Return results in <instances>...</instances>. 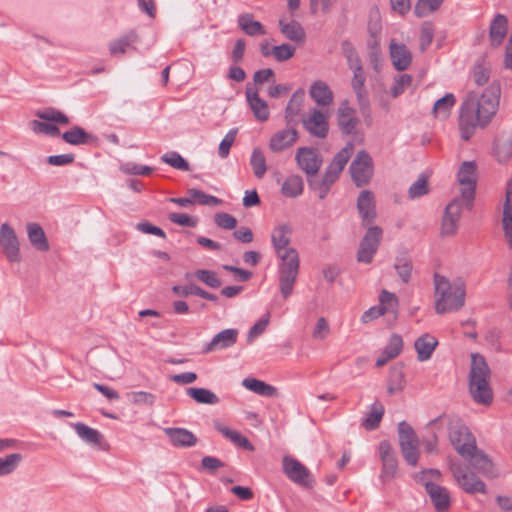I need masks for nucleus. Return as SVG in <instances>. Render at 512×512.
<instances>
[{"label": "nucleus", "instance_id": "29", "mask_svg": "<svg viewBox=\"0 0 512 512\" xmlns=\"http://www.w3.org/2000/svg\"><path fill=\"white\" fill-rule=\"evenodd\" d=\"M304 98L305 92L302 89H298L292 94L284 111V119L287 125L297 124V117L301 112Z\"/></svg>", "mask_w": 512, "mask_h": 512}, {"label": "nucleus", "instance_id": "25", "mask_svg": "<svg viewBox=\"0 0 512 512\" xmlns=\"http://www.w3.org/2000/svg\"><path fill=\"white\" fill-rule=\"evenodd\" d=\"M337 121L343 134L351 135L355 132L359 120L355 116V110L349 106L347 100L343 101L338 108Z\"/></svg>", "mask_w": 512, "mask_h": 512}, {"label": "nucleus", "instance_id": "7", "mask_svg": "<svg viewBox=\"0 0 512 512\" xmlns=\"http://www.w3.org/2000/svg\"><path fill=\"white\" fill-rule=\"evenodd\" d=\"M457 181L461 187V195L458 198L464 200L467 209H471L477 185V164L475 161L461 163L457 172Z\"/></svg>", "mask_w": 512, "mask_h": 512}, {"label": "nucleus", "instance_id": "11", "mask_svg": "<svg viewBox=\"0 0 512 512\" xmlns=\"http://www.w3.org/2000/svg\"><path fill=\"white\" fill-rule=\"evenodd\" d=\"M449 439L456 451L461 455H469L475 449V437L468 427L461 423H456L449 428Z\"/></svg>", "mask_w": 512, "mask_h": 512}, {"label": "nucleus", "instance_id": "63", "mask_svg": "<svg viewBox=\"0 0 512 512\" xmlns=\"http://www.w3.org/2000/svg\"><path fill=\"white\" fill-rule=\"evenodd\" d=\"M130 400L133 404L136 405H147L152 406L155 403L156 397L154 394L146 391H137L132 392L130 395Z\"/></svg>", "mask_w": 512, "mask_h": 512}, {"label": "nucleus", "instance_id": "55", "mask_svg": "<svg viewBox=\"0 0 512 512\" xmlns=\"http://www.w3.org/2000/svg\"><path fill=\"white\" fill-rule=\"evenodd\" d=\"M493 150L500 163H504L512 157V144L508 141H495Z\"/></svg>", "mask_w": 512, "mask_h": 512}, {"label": "nucleus", "instance_id": "10", "mask_svg": "<svg viewBox=\"0 0 512 512\" xmlns=\"http://www.w3.org/2000/svg\"><path fill=\"white\" fill-rule=\"evenodd\" d=\"M383 236V230L379 226H371L367 229L360 241L357 252V261L369 264L376 254Z\"/></svg>", "mask_w": 512, "mask_h": 512}, {"label": "nucleus", "instance_id": "33", "mask_svg": "<svg viewBox=\"0 0 512 512\" xmlns=\"http://www.w3.org/2000/svg\"><path fill=\"white\" fill-rule=\"evenodd\" d=\"M28 239L31 245L38 251H48L49 243L43 228L35 222L26 225Z\"/></svg>", "mask_w": 512, "mask_h": 512}, {"label": "nucleus", "instance_id": "15", "mask_svg": "<svg viewBox=\"0 0 512 512\" xmlns=\"http://www.w3.org/2000/svg\"><path fill=\"white\" fill-rule=\"evenodd\" d=\"M295 159L298 166L306 173L307 178L316 176L322 165V158L314 148H298Z\"/></svg>", "mask_w": 512, "mask_h": 512}, {"label": "nucleus", "instance_id": "28", "mask_svg": "<svg viewBox=\"0 0 512 512\" xmlns=\"http://www.w3.org/2000/svg\"><path fill=\"white\" fill-rule=\"evenodd\" d=\"M502 226L508 245L512 248V179L507 182Z\"/></svg>", "mask_w": 512, "mask_h": 512}, {"label": "nucleus", "instance_id": "6", "mask_svg": "<svg viewBox=\"0 0 512 512\" xmlns=\"http://www.w3.org/2000/svg\"><path fill=\"white\" fill-rule=\"evenodd\" d=\"M39 120L30 121V128L35 133H42L53 137L60 135L59 128L54 124L67 125L70 123L69 118L60 110L48 108L44 111H37L35 114Z\"/></svg>", "mask_w": 512, "mask_h": 512}, {"label": "nucleus", "instance_id": "40", "mask_svg": "<svg viewBox=\"0 0 512 512\" xmlns=\"http://www.w3.org/2000/svg\"><path fill=\"white\" fill-rule=\"evenodd\" d=\"M455 103L456 98L454 94L447 93L443 97L435 101L432 108V114L436 118L447 119Z\"/></svg>", "mask_w": 512, "mask_h": 512}, {"label": "nucleus", "instance_id": "35", "mask_svg": "<svg viewBox=\"0 0 512 512\" xmlns=\"http://www.w3.org/2000/svg\"><path fill=\"white\" fill-rule=\"evenodd\" d=\"M139 36L135 30H130L109 43V52L111 55L124 54L127 49L138 42Z\"/></svg>", "mask_w": 512, "mask_h": 512}, {"label": "nucleus", "instance_id": "37", "mask_svg": "<svg viewBox=\"0 0 512 512\" xmlns=\"http://www.w3.org/2000/svg\"><path fill=\"white\" fill-rule=\"evenodd\" d=\"M353 151L354 144L352 142H348L339 152L336 153L327 168L340 176L341 172L344 170L346 164L351 158Z\"/></svg>", "mask_w": 512, "mask_h": 512}, {"label": "nucleus", "instance_id": "13", "mask_svg": "<svg viewBox=\"0 0 512 512\" xmlns=\"http://www.w3.org/2000/svg\"><path fill=\"white\" fill-rule=\"evenodd\" d=\"M303 128L312 136L324 139L329 132L328 115L317 108L309 111L306 117L302 118Z\"/></svg>", "mask_w": 512, "mask_h": 512}, {"label": "nucleus", "instance_id": "43", "mask_svg": "<svg viewBox=\"0 0 512 512\" xmlns=\"http://www.w3.org/2000/svg\"><path fill=\"white\" fill-rule=\"evenodd\" d=\"M239 27L249 36L264 35L263 25L253 19L251 14H242L238 17Z\"/></svg>", "mask_w": 512, "mask_h": 512}, {"label": "nucleus", "instance_id": "64", "mask_svg": "<svg viewBox=\"0 0 512 512\" xmlns=\"http://www.w3.org/2000/svg\"><path fill=\"white\" fill-rule=\"evenodd\" d=\"M214 221L218 227L226 229V230H232L237 225L236 218L228 213H225V212L216 213L215 217H214Z\"/></svg>", "mask_w": 512, "mask_h": 512}, {"label": "nucleus", "instance_id": "44", "mask_svg": "<svg viewBox=\"0 0 512 512\" xmlns=\"http://www.w3.org/2000/svg\"><path fill=\"white\" fill-rule=\"evenodd\" d=\"M187 395L197 403L215 405L219 403L218 396L209 389L190 387L186 390Z\"/></svg>", "mask_w": 512, "mask_h": 512}, {"label": "nucleus", "instance_id": "51", "mask_svg": "<svg viewBox=\"0 0 512 512\" xmlns=\"http://www.w3.org/2000/svg\"><path fill=\"white\" fill-rule=\"evenodd\" d=\"M161 161L170 165L171 167L181 170L188 171L190 165L186 159H184L178 152L172 151L161 156Z\"/></svg>", "mask_w": 512, "mask_h": 512}, {"label": "nucleus", "instance_id": "14", "mask_svg": "<svg viewBox=\"0 0 512 512\" xmlns=\"http://www.w3.org/2000/svg\"><path fill=\"white\" fill-rule=\"evenodd\" d=\"M463 208H466L465 202L458 197L446 206L441 224L443 236H452L456 233Z\"/></svg>", "mask_w": 512, "mask_h": 512}, {"label": "nucleus", "instance_id": "5", "mask_svg": "<svg viewBox=\"0 0 512 512\" xmlns=\"http://www.w3.org/2000/svg\"><path fill=\"white\" fill-rule=\"evenodd\" d=\"M342 50L348 67L353 72L351 87L356 95L359 110L365 119L370 118V102L365 88L366 74L361 59L354 47L348 42L343 43Z\"/></svg>", "mask_w": 512, "mask_h": 512}, {"label": "nucleus", "instance_id": "26", "mask_svg": "<svg viewBox=\"0 0 512 512\" xmlns=\"http://www.w3.org/2000/svg\"><path fill=\"white\" fill-rule=\"evenodd\" d=\"M336 173L326 168L323 177L318 179L316 176L308 177L309 187L317 192L319 199H324L329 193L332 185L339 178Z\"/></svg>", "mask_w": 512, "mask_h": 512}, {"label": "nucleus", "instance_id": "34", "mask_svg": "<svg viewBox=\"0 0 512 512\" xmlns=\"http://www.w3.org/2000/svg\"><path fill=\"white\" fill-rule=\"evenodd\" d=\"M437 344V339L430 334L420 336L414 343L418 360L426 361L430 359Z\"/></svg>", "mask_w": 512, "mask_h": 512}, {"label": "nucleus", "instance_id": "9", "mask_svg": "<svg viewBox=\"0 0 512 512\" xmlns=\"http://www.w3.org/2000/svg\"><path fill=\"white\" fill-rule=\"evenodd\" d=\"M349 172L357 187H363L370 183L374 174V164L372 157L366 150L357 152L350 164Z\"/></svg>", "mask_w": 512, "mask_h": 512}, {"label": "nucleus", "instance_id": "17", "mask_svg": "<svg viewBox=\"0 0 512 512\" xmlns=\"http://www.w3.org/2000/svg\"><path fill=\"white\" fill-rule=\"evenodd\" d=\"M283 472L292 482L309 487L310 471L300 461L290 456H284L282 460Z\"/></svg>", "mask_w": 512, "mask_h": 512}, {"label": "nucleus", "instance_id": "49", "mask_svg": "<svg viewBox=\"0 0 512 512\" xmlns=\"http://www.w3.org/2000/svg\"><path fill=\"white\" fill-rule=\"evenodd\" d=\"M250 165L256 178L262 179L267 171L266 158L260 148H254L250 158Z\"/></svg>", "mask_w": 512, "mask_h": 512}, {"label": "nucleus", "instance_id": "18", "mask_svg": "<svg viewBox=\"0 0 512 512\" xmlns=\"http://www.w3.org/2000/svg\"><path fill=\"white\" fill-rule=\"evenodd\" d=\"M419 482L424 485L436 512H447L451 504L449 491L445 487L435 484L429 480H424L423 478H420Z\"/></svg>", "mask_w": 512, "mask_h": 512}, {"label": "nucleus", "instance_id": "59", "mask_svg": "<svg viewBox=\"0 0 512 512\" xmlns=\"http://www.w3.org/2000/svg\"><path fill=\"white\" fill-rule=\"evenodd\" d=\"M434 38V26L431 22H424L421 26L420 32V48L425 51Z\"/></svg>", "mask_w": 512, "mask_h": 512}, {"label": "nucleus", "instance_id": "19", "mask_svg": "<svg viewBox=\"0 0 512 512\" xmlns=\"http://www.w3.org/2000/svg\"><path fill=\"white\" fill-rule=\"evenodd\" d=\"M247 104L254 117L259 122H266L270 117V110L267 102L260 98L258 89L250 84L245 90Z\"/></svg>", "mask_w": 512, "mask_h": 512}, {"label": "nucleus", "instance_id": "42", "mask_svg": "<svg viewBox=\"0 0 512 512\" xmlns=\"http://www.w3.org/2000/svg\"><path fill=\"white\" fill-rule=\"evenodd\" d=\"M172 291L179 295V296H183V297H187L189 295H193V296H199L203 299H206V300H209V301H213V302H217L218 301V297L215 295V294H212L210 292H207L205 291L204 289H202L201 287L197 286V285H186V286H174L172 288Z\"/></svg>", "mask_w": 512, "mask_h": 512}, {"label": "nucleus", "instance_id": "53", "mask_svg": "<svg viewBox=\"0 0 512 512\" xmlns=\"http://www.w3.org/2000/svg\"><path fill=\"white\" fill-rule=\"evenodd\" d=\"M188 194L193 198L194 203L208 206H217L222 203V200L204 193L201 190L192 188L188 190Z\"/></svg>", "mask_w": 512, "mask_h": 512}, {"label": "nucleus", "instance_id": "56", "mask_svg": "<svg viewBox=\"0 0 512 512\" xmlns=\"http://www.w3.org/2000/svg\"><path fill=\"white\" fill-rule=\"evenodd\" d=\"M403 349L402 337L398 334H392L383 351L388 355V358L394 359Z\"/></svg>", "mask_w": 512, "mask_h": 512}, {"label": "nucleus", "instance_id": "32", "mask_svg": "<svg viewBox=\"0 0 512 512\" xmlns=\"http://www.w3.org/2000/svg\"><path fill=\"white\" fill-rule=\"evenodd\" d=\"M309 94L319 106H329L333 102V92L324 81L313 82Z\"/></svg>", "mask_w": 512, "mask_h": 512}, {"label": "nucleus", "instance_id": "46", "mask_svg": "<svg viewBox=\"0 0 512 512\" xmlns=\"http://www.w3.org/2000/svg\"><path fill=\"white\" fill-rule=\"evenodd\" d=\"M444 0H416L414 14L418 18L427 17L439 10Z\"/></svg>", "mask_w": 512, "mask_h": 512}, {"label": "nucleus", "instance_id": "31", "mask_svg": "<svg viewBox=\"0 0 512 512\" xmlns=\"http://www.w3.org/2000/svg\"><path fill=\"white\" fill-rule=\"evenodd\" d=\"M508 29V19L503 14H496L494 19L491 21L489 27V38L492 46H499L506 34Z\"/></svg>", "mask_w": 512, "mask_h": 512}, {"label": "nucleus", "instance_id": "2", "mask_svg": "<svg viewBox=\"0 0 512 512\" xmlns=\"http://www.w3.org/2000/svg\"><path fill=\"white\" fill-rule=\"evenodd\" d=\"M292 228L288 224L276 226L271 232V242L279 263V289L284 299L293 293L296 282L300 259L295 248L289 247Z\"/></svg>", "mask_w": 512, "mask_h": 512}, {"label": "nucleus", "instance_id": "22", "mask_svg": "<svg viewBox=\"0 0 512 512\" xmlns=\"http://www.w3.org/2000/svg\"><path fill=\"white\" fill-rule=\"evenodd\" d=\"M298 131L294 125L277 131L272 135L269 141V148L271 151L277 153L290 148L298 140Z\"/></svg>", "mask_w": 512, "mask_h": 512}, {"label": "nucleus", "instance_id": "21", "mask_svg": "<svg viewBox=\"0 0 512 512\" xmlns=\"http://www.w3.org/2000/svg\"><path fill=\"white\" fill-rule=\"evenodd\" d=\"M163 431L171 445L177 448H190L198 442L196 435L186 428L167 427Z\"/></svg>", "mask_w": 512, "mask_h": 512}, {"label": "nucleus", "instance_id": "62", "mask_svg": "<svg viewBox=\"0 0 512 512\" xmlns=\"http://www.w3.org/2000/svg\"><path fill=\"white\" fill-rule=\"evenodd\" d=\"M295 53V48L289 44H281L278 46H274L272 49V55L279 62H284L291 57H293Z\"/></svg>", "mask_w": 512, "mask_h": 512}, {"label": "nucleus", "instance_id": "50", "mask_svg": "<svg viewBox=\"0 0 512 512\" xmlns=\"http://www.w3.org/2000/svg\"><path fill=\"white\" fill-rule=\"evenodd\" d=\"M21 460L22 455L19 453H12L6 457L0 458V477L14 472Z\"/></svg>", "mask_w": 512, "mask_h": 512}, {"label": "nucleus", "instance_id": "8", "mask_svg": "<svg viewBox=\"0 0 512 512\" xmlns=\"http://www.w3.org/2000/svg\"><path fill=\"white\" fill-rule=\"evenodd\" d=\"M398 436L405 461L411 466H416L419 459V440L414 429L406 421H401L398 424Z\"/></svg>", "mask_w": 512, "mask_h": 512}, {"label": "nucleus", "instance_id": "48", "mask_svg": "<svg viewBox=\"0 0 512 512\" xmlns=\"http://www.w3.org/2000/svg\"><path fill=\"white\" fill-rule=\"evenodd\" d=\"M394 268L404 283H408L411 279L413 264L410 257L406 254H401L396 257Z\"/></svg>", "mask_w": 512, "mask_h": 512}, {"label": "nucleus", "instance_id": "61", "mask_svg": "<svg viewBox=\"0 0 512 512\" xmlns=\"http://www.w3.org/2000/svg\"><path fill=\"white\" fill-rule=\"evenodd\" d=\"M412 77L408 74H402L395 79L393 86L391 87V95L396 98L411 85Z\"/></svg>", "mask_w": 512, "mask_h": 512}, {"label": "nucleus", "instance_id": "27", "mask_svg": "<svg viewBox=\"0 0 512 512\" xmlns=\"http://www.w3.org/2000/svg\"><path fill=\"white\" fill-rule=\"evenodd\" d=\"M469 461L470 466L485 476H493V464L488 456L475 445L469 455L462 456Z\"/></svg>", "mask_w": 512, "mask_h": 512}, {"label": "nucleus", "instance_id": "16", "mask_svg": "<svg viewBox=\"0 0 512 512\" xmlns=\"http://www.w3.org/2000/svg\"><path fill=\"white\" fill-rule=\"evenodd\" d=\"M0 247L10 262H20L19 243L14 229L3 223L0 227Z\"/></svg>", "mask_w": 512, "mask_h": 512}, {"label": "nucleus", "instance_id": "52", "mask_svg": "<svg viewBox=\"0 0 512 512\" xmlns=\"http://www.w3.org/2000/svg\"><path fill=\"white\" fill-rule=\"evenodd\" d=\"M380 308H383V313H396L398 309V299L394 293L387 290H382L379 296Z\"/></svg>", "mask_w": 512, "mask_h": 512}, {"label": "nucleus", "instance_id": "12", "mask_svg": "<svg viewBox=\"0 0 512 512\" xmlns=\"http://www.w3.org/2000/svg\"><path fill=\"white\" fill-rule=\"evenodd\" d=\"M450 470L457 484L468 494H486V484L472 472H467L458 464H451Z\"/></svg>", "mask_w": 512, "mask_h": 512}, {"label": "nucleus", "instance_id": "47", "mask_svg": "<svg viewBox=\"0 0 512 512\" xmlns=\"http://www.w3.org/2000/svg\"><path fill=\"white\" fill-rule=\"evenodd\" d=\"M304 188L303 179L301 176H289L282 185V193L286 197L295 198L302 194Z\"/></svg>", "mask_w": 512, "mask_h": 512}, {"label": "nucleus", "instance_id": "4", "mask_svg": "<svg viewBox=\"0 0 512 512\" xmlns=\"http://www.w3.org/2000/svg\"><path fill=\"white\" fill-rule=\"evenodd\" d=\"M490 379L491 371L485 358L478 353L472 354L468 386L469 393L475 403L489 406L493 402Z\"/></svg>", "mask_w": 512, "mask_h": 512}, {"label": "nucleus", "instance_id": "39", "mask_svg": "<svg viewBox=\"0 0 512 512\" xmlns=\"http://www.w3.org/2000/svg\"><path fill=\"white\" fill-rule=\"evenodd\" d=\"M214 427L219 433H221L225 438L229 439L235 445L247 449L249 451H252L254 449L250 441L245 436L240 434L238 431L230 429L226 425L219 422L215 423Z\"/></svg>", "mask_w": 512, "mask_h": 512}, {"label": "nucleus", "instance_id": "3", "mask_svg": "<svg viewBox=\"0 0 512 512\" xmlns=\"http://www.w3.org/2000/svg\"><path fill=\"white\" fill-rule=\"evenodd\" d=\"M434 284L437 314L458 311L464 306L466 288L462 280L450 282L445 276L435 274Z\"/></svg>", "mask_w": 512, "mask_h": 512}, {"label": "nucleus", "instance_id": "54", "mask_svg": "<svg viewBox=\"0 0 512 512\" xmlns=\"http://www.w3.org/2000/svg\"><path fill=\"white\" fill-rule=\"evenodd\" d=\"M428 180L427 177L421 175L414 183L411 184L408 190V195L411 199L420 198L428 194Z\"/></svg>", "mask_w": 512, "mask_h": 512}, {"label": "nucleus", "instance_id": "30", "mask_svg": "<svg viewBox=\"0 0 512 512\" xmlns=\"http://www.w3.org/2000/svg\"><path fill=\"white\" fill-rule=\"evenodd\" d=\"M278 24L280 32L285 36V38L295 43H303L305 41V30L296 20L286 21L281 17Z\"/></svg>", "mask_w": 512, "mask_h": 512}, {"label": "nucleus", "instance_id": "57", "mask_svg": "<svg viewBox=\"0 0 512 512\" xmlns=\"http://www.w3.org/2000/svg\"><path fill=\"white\" fill-rule=\"evenodd\" d=\"M194 275L211 288H219L221 286V280L214 271L199 269L195 271Z\"/></svg>", "mask_w": 512, "mask_h": 512}, {"label": "nucleus", "instance_id": "41", "mask_svg": "<svg viewBox=\"0 0 512 512\" xmlns=\"http://www.w3.org/2000/svg\"><path fill=\"white\" fill-rule=\"evenodd\" d=\"M62 139L70 145L88 144L95 140V137L80 126H74L62 134Z\"/></svg>", "mask_w": 512, "mask_h": 512}, {"label": "nucleus", "instance_id": "60", "mask_svg": "<svg viewBox=\"0 0 512 512\" xmlns=\"http://www.w3.org/2000/svg\"><path fill=\"white\" fill-rule=\"evenodd\" d=\"M236 134L237 129H231L221 140L219 144L218 154L222 159L228 157L230 149L235 141Z\"/></svg>", "mask_w": 512, "mask_h": 512}, {"label": "nucleus", "instance_id": "1", "mask_svg": "<svg viewBox=\"0 0 512 512\" xmlns=\"http://www.w3.org/2000/svg\"><path fill=\"white\" fill-rule=\"evenodd\" d=\"M501 88L497 82L491 83L479 96L469 92L460 108L459 127L461 138L469 140L477 127H485L490 123L499 106Z\"/></svg>", "mask_w": 512, "mask_h": 512}, {"label": "nucleus", "instance_id": "36", "mask_svg": "<svg viewBox=\"0 0 512 512\" xmlns=\"http://www.w3.org/2000/svg\"><path fill=\"white\" fill-rule=\"evenodd\" d=\"M242 385L254 392L255 394H258L260 396L264 397H277L278 396V390L276 387L262 381L256 378H245L242 381Z\"/></svg>", "mask_w": 512, "mask_h": 512}, {"label": "nucleus", "instance_id": "58", "mask_svg": "<svg viewBox=\"0 0 512 512\" xmlns=\"http://www.w3.org/2000/svg\"><path fill=\"white\" fill-rule=\"evenodd\" d=\"M382 472H381V478L383 481L391 480L395 477L398 463L395 456L391 457H385L382 459Z\"/></svg>", "mask_w": 512, "mask_h": 512}, {"label": "nucleus", "instance_id": "45", "mask_svg": "<svg viewBox=\"0 0 512 512\" xmlns=\"http://www.w3.org/2000/svg\"><path fill=\"white\" fill-rule=\"evenodd\" d=\"M384 406L380 402H374L371 405V410L367 413L365 419L362 422V426L366 430L376 429L384 415Z\"/></svg>", "mask_w": 512, "mask_h": 512}, {"label": "nucleus", "instance_id": "24", "mask_svg": "<svg viewBox=\"0 0 512 512\" xmlns=\"http://www.w3.org/2000/svg\"><path fill=\"white\" fill-rule=\"evenodd\" d=\"M389 53L392 64L397 71L408 69L412 62V53L405 44L392 39L389 44Z\"/></svg>", "mask_w": 512, "mask_h": 512}, {"label": "nucleus", "instance_id": "38", "mask_svg": "<svg viewBox=\"0 0 512 512\" xmlns=\"http://www.w3.org/2000/svg\"><path fill=\"white\" fill-rule=\"evenodd\" d=\"M71 425L79 438L84 442L94 446L101 445L103 436L98 430L91 428L82 422L72 423Z\"/></svg>", "mask_w": 512, "mask_h": 512}, {"label": "nucleus", "instance_id": "23", "mask_svg": "<svg viewBox=\"0 0 512 512\" xmlns=\"http://www.w3.org/2000/svg\"><path fill=\"white\" fill-rule=\"evenodd\" d=\"M357 210L364 225L374 222L376 218V204L373 192L363 190L357 198Z\"/></svg>", "mask_w": 512, "mask_h": 512}, {"label": "nucleus", "instance_id": "20", "mask_svg": "<svg viewBox=\"0 0 512 512\" xmlns=\"http://www.w3.org/2000/svg\"><path fill=\"white\" fill-rule=\"evenodd\" d=\"M239 331L235 328H228L217 333L210 342L204 345L203 353L227 349L232 347L238 339Z\"/></svg>", "mask_w": 512, "mask_h": 512}]
</instances>
